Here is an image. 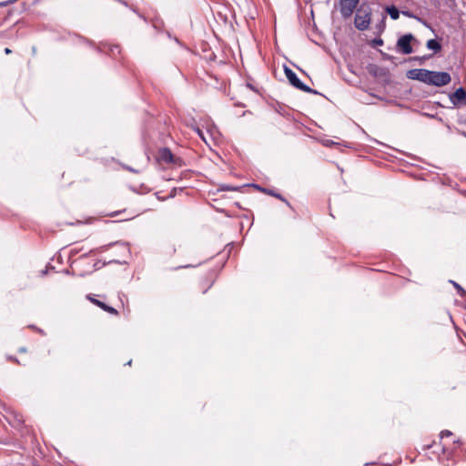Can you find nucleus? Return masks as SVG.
I'll return each mask as SVG.
<instances>
[{"mask_svg":"<svg viewBox=\"0 0 466 466\" xmlns=\"http://www.w3.org/2000/svg\"><path fill=\"white\" fill-rule=\"evenodd\" d=\"M451 283L453 284L455 289L460 292V294L461 296H463L466 293V291L458 283H456L454 281H451Z\"/></svg>","mask_w":466,"mask_h":466,"instance_id":"obj_14","label":"nucleus"},{"mask_svg":"<svg viewBox=\"0 0 466 466\" xmlns=\"http://www.w3.org/2000/svg\"><path fill=\"white\" fill-rule=\"evenodd\" d=\"M87 299L95 305H96L97 307H99L100 309H104V307H106V304L98 299H96L94 298H92L90 295L87 296Z\"/></svg>","mask_w":466,"mask_h":466,"instance_id":"obj_11","label":"nucleus"},{"mask_svg":"<svg viewBox=\"0 0 466 466\" xmlns=\"http://www.w3.org/2000/svg\"><path fill=\"white\" fill-rule=\"evenodd\" d=\"M401 14L407 17H414L409 11H402Z\"/></svg>","mask_w":466,"mask_h":466,"instance_id":"obj_18","label":"nucleus"},{"mask_svg":"<svg viewBox=\"0 0 466 466\" xmlns=\"http://www.w3.org/2000/svg\"><path fill=\"white\" fill-rule=\"evenodd\" d=\"M284 73L286 77L288 78L289 82L295 86L296 88L302 90L307 93H316L313 89H311L309 86L304 85L297 76V75L288 66H285Z\"/></svg>","mask_w":466,"mask_h":466,"instance_id":"obj_3","label":"nucleus"},{"mask_svg":"<svg viewBox=\"0 0 466 466\" xmlns=\"http://www.w3.org/2000/svg\"><path fill=\"white\" fill-rule=\"evenodd\" d=\"M430 70L420 68L410 69L407 72V77L413 80H419L422 83L428 84Z\"/></svg>","mask_w":466,"mask_h":466,"instance_id":"obj_6","label":"nucleus"},{"mask_svg":"<svg viewBox=\"0 0 466 466\" xmlns=\"http://www.w3.org/2000/svg\"><path fill=\"white\" fill-rule=\"evenodd\" d=\"M426 46L430 50H433L435 53L441 50V45L435 39H430L427 41Z\"/></svg>","mask_w":466,"mask_h":466,"instance_id":"obj_9","label":"nucleus"},{"mask_svg":"<svg viewBox=\"0 0 466 466\" xmlns=\"http://www.w3.org/2000/svg\"><path fill=\"white\" fill-rule=\"evenodd\" d=\"M451 80V77L447 72L431 71L429 75L428 85L435 86H443L448 85Z\"/></svg>","mask_w":466,"mask_h":466,"instance_id":"obj_2","label":"nucleus"},{"mask_svg":"<svg viewBox=\"0 0 466 466\" xmlns=\"http://www.w3.org/2000/svg\"><path fill=\"white\" fill-rule=\"evenodd\" d=\"M451 432L448 430L442 431L441 432V438L451 436Z\"/></svg>","mask_w":466,"mask_h":466,"instance_id":"obj_16","label":"nucleus"},{"mask_svg":"<svg viewBox=\"0 0 466 466\" xmlns=\"http://www.w3.org/2000/svg\"><path fill=\"white\" fill-rule=\"evenodd\" d=\"M196 132L198 133V135L204 140L206 141L205 137H204V135H203V132L198 127L196 128Z\"/></svg>","mask_w":466,"mask_h":466,"instance_id":"obj_17","label":"nucleus"},{"mask_svg":"<svg viewBox=\"0 0 466 466\" xmlns=\"http://www.w3.org/2000/svg\"><path fill=\"white\" fill-rule=\"evenodd\" d=\"M263 191L268 193V195H271V196H274V197L279 198L282 201H285V198L280 194L274 193L272 190H269V189H263Z\"/></svg>","mask_w":466,"mask_h":466,"instance_id":"obj_12","label":"nucleus"},{"mask_svg":"<svg viewBox=\"0 0 466 466\" xmlns=\"http://www.w3.org/2000/svg\"><path fill=\"white\" fill-rule=\"evenodd\" d=\"M386 12L389 14L391 19L397 20L400 17V11L395 5L386 7Z\"/></svg>","mask_w":466,"mask_h":466,"instance_id":"obj_10","label":"nucleus"},{"mask_svg":"<svg viewBox=\"0 0 466 466\" xmlns=\"http://www.w3.org/2000/svg\"><path fill=\"white\" fill-rule=\"evenodd\" d=\"M370 16L371 10L370 6L361 5L356 12L355 26L360 31L368 29L370 24Z\"/></svg>","mask_w":466,"mask_h":466,"instance_id":"obj_1","label":"nucleus"},{"mask_svg":"<svg viewBox=\"0 0 466 466\" xmlns=\"http://www.w3.org/2000/svg\"><path fill=\"white\" fill-rule=\"evenodd\" d=\"M414 39L411 34H407L400 37L397 41V48L404 55L412 53L411 41Z\"/></svg>","mask_w":466,"mask_h":466,"instance_id":"obj_5","label":"nucleus"},{"mask_svg":"<svg viewBox=\"0 0 466 466\" xmlns=\"http://www.w3.org/2000/svg\"><path fill=\"white\" fill-rule=\"evenodd\" d=\"M466 100V92L462 87H460L455 90V92L451 96V101L453 105H457L462 101Z\"/></svg>","mask_w":466,"mask_h":466,"instance_id":"obj_7","label":"nucleus"},{"mask_svg":"<svg viewBox=\"0 0 466 466\" xmlns=\"http://www.w3.org/2000/svg\"><path fill=\"white\" fill-rule=\"evenodd\" d=\"M431 56H414L411 59L415 60V61H418L420 64H422L426 59H428Z\"/></svg>","mask_w":466,"mask_h":466,"instance_id":"obj_15","label":"nucleus"},{"mask_svg":"<svg viewBox=\"0 0 466 466\" xmlns=\"http://www.w3.org/2000/svg\"><path fill=\"white\" fill-rule=\"evenodd\" d=\"M3 5V4H0V6Z\"/></svg>","mask_w":466,"mask_h":466,"instance_id":"obj_20","label":"nucleus"},{"mask_svg":"<svg viewBox=\"0 0 466 466\" xmlns=\"http://www.w3.org/2000/svg\"><path fill=\"white\" fill-rule=\"evenodd\" d=\"M360 0H339V11L344 18L350 17Z\"/></svg>","mask_w":466,"mask_h":466,"instance_id":"obj_4","label":"nucleus"},{"mask_svg":"<svg viewBox=\"0 0 466 466\" xmlns=\"http://www.w3.org/2000/svg\"><path fill=\"white\" fill-rule=\"evenodd\" d=\"M5 53L6 55H9V54H11V53H12V50H11L10 48L6 47V48L5 49Z\"/></svg>","mask_w":466,"mask_h":466,"instance_id":"obj_19","label":"nucleus"},{"mask_svg":"<svg viewBox=\"0 0 466 466\" xmlns=\"http://www.w3.org/2000/svg\"><path fill=\"white\" fill-rule=\"evenodd\" d=\"M160 158L167 163L175 161V157L168 148H164L160 151Z\"/></svg>","mask_w":466,"mask_h":466,"instance_id":"obj_8","label":"nucleus"},{"mask_svg":"<svg viewBox=\"0 0 466 466\" xmlns=\"http://www.w3.org/2000/svg\"><path fill=\"white\" fill-rule=\"evenodd\" d=\"M103 310H105L110 314H113V315L118 314V312L116 309H114L113 307L107 306L106 304V307H104Z\"/></svg>","mask_w":466,"mask_h":466,"instance_id":"obj_13","label":"nucleus"}]
</instances>
